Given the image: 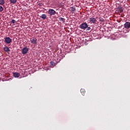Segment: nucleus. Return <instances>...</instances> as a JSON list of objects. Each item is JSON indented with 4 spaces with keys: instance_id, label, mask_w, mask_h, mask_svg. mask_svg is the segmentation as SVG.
I'll use <instances>...</instances> for the list:
<instances>
[{
    "instance_id": "obj_4",
    "label": "nucleus",
    "mask_w": 130,
    "mask_h": 130,
    "mask_svg": "<svg viewBox=\"0 0 130 130\" xmlns=\"http://www.w3.org/2000/svg\"><path fill=\"white\" fill-rule=\"evenodd\" d=\"M89 22L91 23V24H96L97 20H96V18L94 17H91L89 18Z\"/></svg>"
},
{
    "instance_id": "obj_7",
    "label": "nucleus",
    "mask_w": 130,
    "mask_h": 130,
    "mask_svg": "<svg viewBox=\"0 0 130 130\" xmlns=\"http://www.w3.org/2000/svg\"><path fill=\"white\" fill-rule=\"evenodd\" d=\"M29 51V49L27 47L23 48L22 50V54H26L27 52Z\"/></svg>"
},
{
    "instance_id": "obj_20",
    "label": "nucleus",
    "mask_w": 130,
    "mask_h": 130,
    "mask_svg": "<svg viewBox=\"0 0 130 130\" xmlns=\"http://www.w3.org/2000/svg\"><path fill=\"white\" fill-rule=\"evenodd\" d=\"M86 30H87V31H89V30H91V27H88L87 26V27L86 28Z\"/></svg>"
},
{
    "instance_id": "obj_15",
    "label": "nucleus",
    "mask_w": 130,
    "mask_h": 130,
    "mask_svg": "<svg viewBox=\"0 0 130 130\" xmlns=\"http://www.w3.org/2000/svg\"><path fill=\"white\" fill-rule=\"evenodd\" d=\"M5 0H0V6H4Z\"/></svg>"
},
{
    "instance_id": "obj_10",
    "label": "nucleus",
    "mask_w": 130,
    "mask_h": 130,
    "mask_svg": "<svg viewBox=\"0 0 130 130\" xmlns=\"http://www.w3.org/2000/svg\"><path fill=\"white\" fill-rule=\"evenodd\" d=\"M47 17V16H46V14H42L40 16V18H41V19H43V20H45V19H46Z\"/></svg>"
},
{
    "instance_id": "obj_5",
    "label": "nucleus",
    "mask_w": 130,
    "mask_h": 130,
    "mask_svg": "<svg viewBox=\"0 0 130 130\" xmlns=\"http://www.w3.org/2000/svg\"><path fill=\"white\" fill-rule=\"evenodd\" d=\"M30 41L32 44H37V39L35 38H32L30 39Z\"/></svg>"
},
{
    "instance_id": "obj_16",
    "label": "nucleus",
    "mask_w": 130,
    "mask_h": 130,
    "mask_svg": "<svg viewBox=\"0 0 130 130\" xmlns=\"http://www.w3.org/2000/svg\"><path fill=\"white\" fill-rule=\"evenodd\" d=\"M99 21L100 22H102V23H103L104 22V19H103L102 17H100Z\"/></svg>"
},
{
    "instance_id": "obj_8",
    "label": "nucleus",
    "mask_w": 130,
    "mask_h": 130,
    "mask_svg": "<svg viewBox=\"0 0 130 130\" xmlns=\"http://www.w3.org/2000/svg\"><path fill=\"white\" fill-rule=\"evenodd\" d=\"M13 76L15 78H19L20 77V74L18 72L13 73Z\"/></svg>"
},
{
    "instance_id": "obj_22",
    "label": "nucleus",
    "mask_w": 130,
    "mask_h": 130,
    "mask_svg": "<svg viewBox=\"0 0 130 130\" xmlns=\"http://www.w3.org/2000/svg\"><path fill=\"white\" fill-rule=\"evenodd\" d=\"M120 12H122V10H120Z\"/></svg>"
},
{
    "instance_id": "obj_13",
    "label": "nucleus",
    "mask_w": 130,
    "mask_h": 130,
    "mask_svg": "<svg viewBox=\"0 0 130 130\" xmlns=\"http://www.w3.org/2000/svg\"><path fill=\"white\" fill-rule=\"evenodd\" d=\"M10 2L12 5H15V4H16V3H17V0H10Z\"/></svg>"
},
{
    "instance_id": "obj_9",
    "label": "nucleus",
    "mask_w": 130,
    "mask_h": 130,
    "mask_svg": "<svg viewBox=\"0 0 130 130\" xmlns=\"http://www.w3.org/2000/svg\"><path fill=\"white\" fill-rule=\"evenodd\" d=\"M4 49V51H6V52L11 51V50H10V48H9V47H5Z\"/></svg>"
},
{
    "instance_id": "obj_6",
    "label": "nucleus",
    "mask_w": 130,
    "mask_h": 130,
    "mask_svg": "<svg viewBox=\"0 0 130 130\" xmlns=\"http://www.w3.org/2000/svg\"><path fill=\"white\" fill-rule=\"evenodd\" d=\"M124 27L125 29H129L130 28V22L127 21L124 24Z\"/></svg>"
},
{
    "instance_id": "obj_11",
    "label": "nucleus",
    "mask_w": 130,
    "mask_h": 130,
    "mask_svg": "<svg viewBox=\"0 0 130 130\" xmlns=\"http://www.w3.org/2000/svg\"><path fill=\"white\" fill-rule=\"evenodd\" d=\"M50 64L51 66V68H54V67H55V63H54V62L51 61L50 62Z\"/></svg>"
},
{
    "instance_id": "obj_2",
    "label": "nucleus",
    "mask_w": 130,
    "mask_h": 130,
    "mask_svg": "<svg viewBox=\"0 0 130 130\" xmlns=\"http://www.w3.org/2000/svg\"><path fill=\"white\" fill-rule=\"evenodd\" d=\"M4 42L7 44H10V43H12V39H11L10 37L5 38Z\"/></svg>"
},
{
    "instance_id": "obj_3",
    "label": "nucleus",
    "mask_w": 130,
    "mask_h": 130,
    "mask_svg": "<svg viewBox=\"0 0 130 130\" xmlns=\"http://www.w3.org/2000/svg\"><path fill=\"white\" fill-rule=\"evenodd\" d=\"M56 13V12L54 11L53 9H50L48 11V14L49 15H50V16H54V15H55Z\"/></svg>"
},
{
    "instance_id": "obj_14",
    "label": "nucleus",
    "mask_w": 130,
    "mask_h": 130,
    "mask_svg": "<svg viewBox=\"0 0 130 130\" xmlns=\"http://www.w3.org/2000/svg\"><path fill=\"white\" fill-rule=\"evenodd\" d=\"M58 19H59V21H60L61 22H64L66 21V19L62 17H59Z\"/></svg>"
},
{
    "instance_id": "obj_12",
    "label": "nucleus",
    "mask_w": 130,
    "mask_h": 130,
    "mask_svg": "<svg viewBox=\"0 0 130 130\" xmlns=\"http://www.w3.org/2000/svg\"><path fill=\"white\" fill-rule=\"evenodd\" d=\"M80 92L82 94V95H85V93H86V91L84 89H80Z\"/></svg>"
},
{
    "instance_id": "obj_21",
    "label": "nucleus",
    "mask_w": 130,
    "mask_h": 130,
    "mask_svg": "<svg viewBox=\"0 0 130 130\" xmlns=\"http://www.w3.org/2000/svg\"><path fill=\"white\" fill-rule=\"evenodd\" d=\"M120 9H121V7H118V10H120Z\"/></svg>"
},
{
    "instance_id": "obj_19",
    "label": "nucleus",
    "mask_w": 130,
    "mask_h": 130,
    "mask_svg": "<svg viewBox=\"0 0 130 130\" xmlns=\"http://www.w3.org/2000/svg\"><path fill=\"white\" fill-rule=\"evenodd\" d=\"M16 20L15 19H12L11 21V23H12L13 24H15L16 23Z\"/></svg>"
},
{
    "instance_id": "obj_17",
    "label": "nucleus",
    "mask_w": 130,
    "mask_h": 130,
    "mask_svg": "<svg viewBox=\"0 0 130 130\" xmlns=\"http://www.w3.org/2000/svg\"><path fill=\"white\" fill-rule=\"evenodd\" d=\"M71 11L72 12H75L76 11V8L72 7H71Z\"/></svg>"
},
{
    "instance_id": "obj_18",
    "label": "nucleus",
    "mask_w": 130,
    "mask_h": 130,
    "mask_svg": "<svg viewBox=\"0 0 130 130\" xmlns=\"http://www.w3.org/2000/svg\"><path fill=\"white\" fill-rule=\"evenodd\" d=\"M3 11H4V7H3L2 6H0V13L3 12Z\"/></svg>"
},
{
    "instance_id": "obj_1",
    "label": "nucleus",
    "mask_w": 130,
    "mask_h": 130,
    "mask_svg": "<svg viewBox=\"0 0 130 130\" xmlns=\"http://www.w3.org/2000/svg\"><path fill=\"white\" fill-rule=\"evenodd\" d=\"M87 27H88V24L86 22L82 23L79 26V28L83 30H86V29H87Z\"/></svg>"
}]
</instances>
